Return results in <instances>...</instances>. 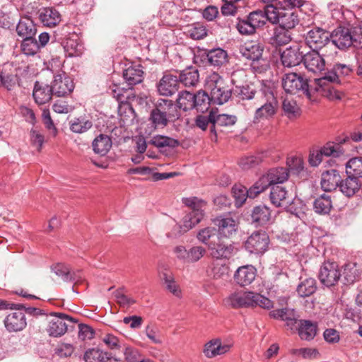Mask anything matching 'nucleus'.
Returning a JSON list of instances; mask_svg holds the SVG:
<instances>
[{
    "mask_svg": "<svg viewBox=\"0 0 362 362\" xmlns=\"http://www.w3.org/2000/svg\"><path fill=\"white\" fill-rule=\"evenodd\" d=\"M54 93L52 88L47 84L36 81L33 90V97L38 105H44L49 102Z\"/></svg>",
    "mask_w": 362,
    "mask_h": 362,
    "instance_id": "obj_24",
    "label": "nucleus"
},
{
    "mask_svg": "<svg viewBox=\"0 0 362 362\" xmlns=\"http://www.w3.org/2000/svg\"><path fill=\"white\" fill-rule=\"evenodd\" d=\"M323 156L339 157L343 154L344 151L339 144L327 143L325 146L320 149Z\"/></svg>",
    "mask_w": 362,
    "mask_h": 362,
    "instance_id": "obj_63",
    "label": "nucleus"
},
{
    "mask_svg": "<svg viewBox=\"0 0 362 362\" xmlns=\"http://www.w3.org/2000/svg\"><path fill=\"white\" fill-rule=\"evenodd\" d=\"M52 271L64 281H78L81 277L78 275L79 272H71L68 266L62 263L54 265L52 267Z\"/></svg>",
    "mask_w": 362,
    "mask_h": 362,
    "instance_id": "obj_39",
    "label": "nucleus"
},
{
    "mask_svg": "<svg viewBox=\"0 0 362 362\" xmlns=\"http://www.w3.org/2000/svg\"><path fill=\"white\" fill-rule=\"evenodd\" d=\"M207 60L210 65L221 66L227 62L228 54L221 48L214 49L207 53Z\"/></svg>",
    "mask_w": 362,
    "mask_h": 362,
    "instance_id": "obj_42",
    "label": "nucleus"
},
{
    "mask_svg": "<svg viewBox=\"0 0 362 362\" xmlns=\"http://www.w3.org/2000/svg\"><path fill=\"white\" fill-rule=\"evenodd\" d=\"M107 353L98 349H89L85 352V362H106Z\"/></svg>",
    "mask_w": 362,
    "mask_h": 362,
    "instance_id": "obj_55",
    "label": "nucleus"
},
{
    "mask_svg": "<svg viewBox=\"0 0 362 362\" xmlns=\"http://www.w3.org/2000/svg\"><path fill=\"white\" fill-rule=\"evenodd\" d=\"M16 32L23 39L33 37L36 33L35 25L30 18L23 17L16 26Z\"/></svg>",
    "mask_w": 362,
    "mask_h": 362,
    "instance_id": "obj_32",
    "label": "nucleus"
},
{
    "mask_svg": "<svg viewBox=\"0 0 362 362\" xmlns=\"http://www.w3.org/2000/svg\"><path fill=\"white\" fill-rule=\"evenodd\" d=\"M226 305L233 308L259 306L264 309L273 307V303L268 298L252 291H234L224 299Z\"/></svg>",
    "mask_w": 362,
    "mask_h": 362,
    "instance_id": "obj_1",
    "label": "nucleus"
},
{
    "mask_svg": "<svg viewBox=\"0 0 362 362\" xmlns=\"http://www.w3.org/2000/svg\"><path fill=\"white\" fill-rule=\"evenodd\" d=\"M162 280L165 285L166 289L177 298H181L182 293L179 286L175 281L173 276L164 273Z\"/></svg>",
    "mask_w": 362,
    "mask_h": 362,
    "instance_id": "obj_57",
    "label": "nucleus"
},
{
    "mask_svg": "<svg viewBox=\"0 0 362 362\" xmlns=\"http://www.w3.org/2000/svg\"><path fill=\"white\" fill-rule=\"evenodd\" d=\"M282 10L283 9H279L271 4L266 6L264 11L266 21H269L273 24L279 23Z\"/></svg>",
    "mask_w": 362,
    "mask_h": 362,
    "instance_id": "obj_62",
    "label": "nucleus"
},
{
    "mask_svg": "<svg viewBox=\"0 0 362 362\" xmlns=\"http://www.w3.org/2000/svg\"><path fill=\"white\" fill-rule=\"evenodd\" d=\"M305 40L312 49H321L325 47H329L330 33L322 28H316L307 33Z\"/></svg>",
    "mask_w": 362,
    "mask_h": 362,
    "instance_id": "obj_16",
    "label": "nucleus"
},
{
    "mask_svg": "<svg viewBox=\"0 0 362 362\" xmlns=\"http://www.w3.org/2000/svg\"><path fill=\"white\" fill-rule=\"evenodd\" d=\"M262 47L254 42H245L240 47L242 56L252 61V69L258 73L263 72L268 68L267 62L262 58Z\"/></svg>",
    "mask_w": 362,
    "mask_h": 362,
    "instance_id": "obj_9",
    "label": "nucleus"
},
{
    "mask_svg": "<svg viewBox=\"0 0 362 362\" xmlns=\"http://www.w3.org/2000/svg\"><path fill=\"white\" fill-rule=\"evenodd\" d=\"M316 290V282L313 278H306L297 287V292L301 297L312 295Z\"/></svg>",
    "mask_w": 362,
    "mask_h": 362,
    "instance_id": "obj_52",
    "label": "nucleus"
},
{
    "mask_svg": "<svg viewBox=\"0 0 362 362\" xmlns=\"http://www.w3.org/2000/svg\"><path fill=\"white\" fill-rule=\"evenodd\" d=\"M313 207L317 214H328L332 208L331 197L327 194H322L314 201Z\"/></svg>",
    "mask_w": 362,
    "mask_h": 362,
    "instance_id": "obj_40",
    "label": "nucleus"
},
{
    "mask_svg": "<svg viewBox=\"0 0 362 362\" xmlns=\"http://www.w3.org/2000/svg\"><path fill=\"white\" fill-rule=\"evenodd\" d=\"M182 202L192 209V211L183 217L180 226L184 231H187L198 224L204 218L206 202L195 197L185 198Z\"/></svg>",
    "mask_w": 362,
    "mask_h": 362,
    "instance_id": "obj_8",
    "label": "nucleus"
},
{
    "mask_svg": "<svg viewBox=\"0 0 362 362\" xmlns=\"http://www.w3.org/2000/svg\"><path fill=\"white\" fill-rule=\"evenodd\" d=\"M180 117L177 107L173 100L159 99L150 115V121L155 128H163L168 122Z\"/></svg>",
    "mask_w": 362,
    "mask_h": 362,
    "instance_id": "obj_3",
    "label": "nucleus"
},
{
    "mask_svg": "<svg viewBox=\"0 0 362 362\" xmlns=\"http://www.w3.org/2000/svg\"><path fill=\"white\" fill-rule=\"evenodd\" d=\"M362 42V28L356 27L352 31L344 27L335 29L330 34L329 47L335 46L340 49H344L351 46L354 42Z\"/></svg>",
    "mask_w": 362,
    "mask_h": 362,
    "instance_id": "obj_5",
    "label": "nucleus"
},
{
    "mask_svg": "<svg viewBox=\"0 0 362 362\" xmlns=\"http://www.w3.org/2000/svg\"><path fill=\"white\" fill-rule=\"evenodd\" d=\"M64 49L70 57L79 56L83 53V46L80 40L76 38H68L64 43Z\"/></svg>",
    "mask_w": 362,
    "mask_h": 362,
    "instance_id": "obj_49",
    "label": "nucleus"
},
{
    "mask_svg": "<svg viewBox=\"0 0 362 362\" xmlns=\"http://www.w3.org/2000/svg\"><path fill=\"white\" fill-rule=\"evenodd\" d=\"M269 315L274 319L285 321L291 330H294L297 327L296 325L299 321L297 320L295 310L287 308L274 310L269 313Z\"/></svg>",
    "mask_w": 362,
    "mask_h": 362,
    "instance_id": "obj_26",
    "label": "nucleus"
},
{
    "mask_svg": "<svg viewBox=\"0 0 362 362\" xmlns=\"http://www.w3.org/2000/svg\"><path fill=\"white\" fill-rule=\"evenodd\" d=\"M270 189L269 198L272 204L276 207H287L291 202V198L286 188L280 185L272 187Z\"/></svg>",
    "mask_w": 362,
    "mask_h": 362,
    "instance_id": "obj_25",
    "label": "nucleus"
},
{
    "mask_svg": "<svg viewBox=\"0 0 362 362\" xmlns=\"http://www.w3.org/2000/svg\"><path fill=\"white\" fill-rule=\"evenodd\" d=\"M123 352L124 359L127 362H139L141 358L140 351L131 346H126Z\"/></svg>",
    "mask_w": 362,
    "mask_h": 362,
    "instance_id": "obj_64",
    "label": "nucleus"
},
{
    "mask_svg": "<svg viewBox=\"0 0 362 362\" xmlns=\"http://www.w3.org/2000/svg\"><path fill=\"white\" fill-rule=\"evenodd\" d=\"M291 40L290 30L278 27L274 30V33L270 38V43L275 47H279L288 44Z\"/></svg>",
    "mask_w": 362,
    "mask_h": 362,
    "instance_id": "obj_41",
    "label": "nucleus"
},
{
    "mask_svg": "<svg viewBox=\"0 0 362 362\" xmlns=\"http://www.w3.org/2000/svg\"><path fill=\"white\" fill-rule=\"evenodd\" d=\"M288 178L289 170L287 168H272L258 179L254 184L253 189H257L256 193H261L268 187L280 186L286 182Z\"/></svg>",
    "mask_w": 362,
    "mask_h": 362,
    "instance_id": "obj_7",
    "label": "nucleus"
},
{
    "mask_svg": "<svg viewBox=\"0 0 362 362\" xmlns=\"http://www.w3.org/2000/svg\"><path fill=\"white\" fill-rule=\"evenodd\" d=\"M346 173L348 176L362 177V157L351 158L346 164Z\"/></svg>",
    "mask_w": 362,
    "mask_h": 362,
    "instance_id": "obj_46",
    "label": "nucleus"
},
{
    "mask_svg": "<svg viewBox=\"0 0 362 362\" xmlns=\"http://www.w3.org/2000/svg\"><path fill=\"white\" fill-rule=\"evenodd\" d=\"M205 88L210 93L211 102L223 105L231 97V91L225 86L223 79L218 74H209L205 81Z\"/></svg>",
    "mask_w": 362,
    "mask_h": 362,
    "instance_id": "obj_6",
    "label": "nucleus"
},
{
    "mask_svg": "<svg viewBox=\"0 0 362 362\" xmlns=\"http://www.w3.org/2000/svg\"><path fill=\"white\" fill-rule=\"evenodd\" d=\"M177 77L179 83L185 86H195L199 82V75L197 69L189 67L183 70Z\"/></svg>",
    "mask_w": 362,
    "mask_h": 362,
    "instance_id": "obj_37",
    "label": "nucleus"
},
{
    "mask_svg": "<svg viewBox=\"0 0 362 362\" xmlns=\"http://www.w3.org/2000/svg\"><path fill=\"white\" fill-rule=\"evenodd\" d=\"M339 180L340 177L337 170H332L322 173L321 178L322 189L325 192L335 189L338 186Z\"/></svg>",
    "mask_w": 362,
    "mask_h": 362,
    "instance_id": "obj_34",
    "label": "nucleus"
},
{
    "mask_svg": "<svg viewBox=\"0 0 362 362\" xmlns=\"http://www.w3.org/2000/svg\"><path fill=\"white\" fill-rule=\"evenodd\" d=\"M92 146L95 153L105 156L112 147V140L107 135L100 134L93 140Z\"/></svg>",
    "mask_w": 362,
    "mask_h": 362,
    "instance_id": "obj_35",
    "label": "nucleus"
},
{
    "mask_svg": "<svg viewBox=\"0 0 362 362\" xmlns=\"http://www.w3.org/2000/svg\"><path fill=\"white\" fill-rule=\"evenodd\" d=\"M92 121L84 117L74 118L69 122L71 131L77 134H83L87 132L92 127Z\"/></svg>",
    "mask_w": 362,
    "mask_h": 362,
    "instance_id": "obj_45",
    "label": "nucleus"
},
{
    "mask_svg": "<svg viewBox=\"0 0 362 362\" xmlns=\"http://www.w3.org/2000/svg\"><path fill=\"white\" fill-rule=\"evenodd\" d=\"M123 77L128 85L134 86L143 81L144 71L140 65L130 66L124 69Z\"/></svg>",
    "mask_w": 362,
    "mask_h": 362,
    "instance_id": "obj_33",
    "label": "nucleus"
},
{
    "mask_svg": "<svg viewBox=\"0 0 362 362\" xmlns=\"http://www.w3.org/2000/svg\"><path fill=\"white\" fill-rule=\"evenodd\" d=\"M313 85L296 73L286 74L282 78V87L286 93L293 94L301 91L310 100L313 96Z\"/></svg>",
    "mask_w": 362,
    "mask_h": 362,
    "instance_id": "obj_10",
    "label": "nucleus"
},
{
    "mask_svg": "<svg viewBox=\"0 0 362 362\" xmlns=\"http://www.w3.org/2000/svg\"><path fill=\"white\" fill-rule=\"evenodd\" d=\"M324 54L316 49H312L303 54V62L305 69L314 74L321 73L325 69L326 62Z\"/></svg>",
    "mask_w": 362,
    "mask_h": 362,
    "instance_id": "obj_17",
    "label": "nucleus"
},
{
    "mask_svg": "<svg viewBox=\"0 0 362 362\" xmlns=\"http://www.w3.org/2000/svg\"><path fill=\"white\" fill-rule=\"evenodd\" d=\"M39 18L47 27H54L62 20L59 12L53 7L42 8L39 11Z\"/></svg>",
    "mask_w": 362,
    "mask_h": 362,
    "instance_id": "obj_28",
    "label": "nucleus"
},
{
    "mask_svg": "<svg viewBox=\"0 0 362 362\" xmlns=\"http://www.w3.org/2000/svg\"><path fill=\"white\" fill-rule=\"evenodd\" d=\"M341 274L336 262H326L320 267L319 279L327 286H334L339 280Z\"/></svg>",
    "mask_w": 362,
    "mask_h": 362,
    "instance_id": "obj_15",
    "label": "nucleus"
},
{
    "mask_svg": "<svg viewBox=\"0 0 362 362\" xmlns=\"http://www.w3.org/2000/svg\"><path fill=\"white\" fill-rule=\"evenodd\" d=\"M361 186V184L359 179L348 176L346 179L341 182L339 187L344 195L352 197L359 190Z\"/></svg>",
    "mask_w": 362,
    "mask_h": 362,
    "instance_id": "obj_36",
    "label": "nucleus"
},
{
    "mask_svg": "<svg viewBox=\"0 0 362 362\" xmlns=\"http://www.w3.org/2000/svg\"><path fill=\"white\" fill-rule=\"evenodd\" d=\"M18 81L16 69L11 63H5L0 66V86L11 90Z\"/></svg>",
    "mask_w": 362,
    "mask_h": 362,
    "instance_id": "obj_21",
    "label": "nucleus"
},
{
    "mask_svg": "<svg viewBox=\"0 0 362 362\" xmlns=\"http://www.w3.org/2000/svg\"><path fill=\"white\" fill-rule=\"evenodd\" d=\"M303 52L298 47H290L282 52L281 60L285 67H292L303 62Z\"/></svg>",
    "mask_w": 362,
    "mask_h": 362,
    "instance_id": "obj_29",
    "label": "nucleus"
},
{
    "mask_svg": "<svg viewBox=\"0 0 362 362\" xmlns=\"http://www.w3.org/2000/svg\"><path fill=\"white\" fill-rule=\"evenodd\" d=\"M289 169L293 174L296 175L302 180L308 177V172L305 169L304 162L299 157H293L287 162Z\"/></svg>",
    "mask_w": 362,
    "mask_h": 362,
    "instance_id": "obj_47",
    "label": "nucleus"
},
{
    "mask_svg": "<svg viewBox=\"0 0 362 362\" xmlns=\"http://www.w3.org/2000/svg\"><path fill=\"white\" fill-rule=\"evenodd\" d=\"M157 88L160 95L171 96L178 90V77L171 74H165L160 80Z\"/></svg>",
    "mask_w": 362,
    "mask_h": 362,
    "instance_id": "obj_22",
    "label": "nucleus"
},
{
    "mask_svg": "<svg viewBox=\"0 0 362 362\" xmlns=\"http://www.w3.org/2000/svg\"><path fill=\"white\" fill-rule=\"evenodd\" d=\"M333 69L334 72H330L322 78L314 80L313 94L315 92L319 93L321 95L330 100H340L341 98V93L334 88L332 83L337 81L338 73L340 74H347L349 69L345 64H337L334 66Z\"/></svg>",
    "mask_w": 362,
    "mask_h": 362,
    "instance_id": "obj_2",
    "label": "nucleus"
},
{
    "mask_svg": "<svg viewBox=\"0 0 362 362\" xmlns=\"http://www.w3.org/2000/svg\"><path fill=\"white\" fill-rule=\"evenodd\" d=\"M23 52L26 55H35L40 49V45L33 37L23 39L21 44Z\"/></svg>",
    "mask_w": 362,
    "mask_h": 362,
    "instance_id": "obj_58",
    "label": "nucleus"
},
{
    "mask_svg": "<svg viewBox=\"0 0 362 362\" xmlns=\"http://www.w3.org/2000/svg\"><path fill=\"white\" fill-rule=\"evenodd\" d=\"M218 235L216 227L206 226L197 231L196 238L199 242L209 247V245H212V240Z\"/></svg>",
    "mask_w": 362,
    "mask_h": 362,
    "instance_id": "obj_44",
    "label": "nucleus"
},
{
    "mask_svg": "<svg viewBox=\"0 0 362 362\" xmlns=\"http://www.w3.org/2000/svg\"><path fill=\"white\" fill-rule=\"evenodd\" d=\"M269 243L268 235L264 231H256L252 233L244 243L247 251L257 255L267 251Z\"/></svg>",
    "mask_w": 362,
    "mask_h": 362,
    "instance_id": "obj_14",
    "label": "nucleus"
},
{
    "mask_svg": "<svg viewBox=\"0 0 362 362\" xmlns=\"http://www.w3.org/2000/svg\"><path fill=\"white\" fill-rule=\"evenodd\" d=\"M188 250V264L195 263L200 260L206 253L205 247L201 245H194Z\"/></svg>",
    "mask_w": 362,
    "mask_h": 362,
    "instance_id": "obj_60",
    "label": "nucleus"
},
{
    "mask_svg": "<svg viewBox=\"0 0 362 362\" xmlns=\"http://www.w3.org/2000/svg\"><path fill=\"white\" fill-rule=\"evenodd\" d=\"M270 209L265 205L257 206L252 210V221L259 226H262L267 223L270 219Z\"/></svg>",
    "mask_w": 362,
    "mask_h": 362,
    "instance_id": "obj_38",
    "label": "nucleus"
},
{
    "mask_svg": "<svg viewBox=\"0 0 362 362\" xmlns=\"http://www.w3.org/2000/svg\"><path fill=\"white\" fill-rule=\"evenodd\" d=\"M257 275V270L252 265L240 267L234 274L235 282L241 286L250 285Z\"/></svg>",
    "mask_w": 362,
    "mask_h": 362,
    "instance_id": "obj_23",
    "label": "nucleus"
},
{
    "mask_svg": "<svg viewBox=\"0 0 362 362\" xmlns=\"http://www.w3.org/2000/svg\"><path fill=\"white\" fill-rule=\"evenodd\" d=\"M51 88L56 97H66L74 89V81L65 72L62 71L54 76Z\"/></svg>",
    "mask_w": 362,
    "mask_h": 362,
    "instance_id": "obj_13",
    "label": "nucleus"
},
{
    "mask_svg": "<svg viewBox=\"0 0 362 362\" xmlns=\"http://www.w3.org/2000/svg\"><path fill=\"white\" fill-rule=\"evenodd\" d=\"M296 326L297 327L294 330L298 331L299 337L303 340L310 341L317 334V325L310 320H299Z\"/></svg>",
    "mask_w": 362,
    "mask_h": 362,
    "instance_id": "obj_30",
    "label": "nucleus"
},
{
    "mask_svg": "<svg viewBox=\"0 0 362 362\" xmlns=\"http://www.w3.org/2000/svg\"><path fill=\"white\" fill-rule=\"evenodd\" d=\"M253 188L254 185L249 189L240 185H235L232 189V192L236 204L242 205L246 201L247 197L255 198L259 193H256L257 189H253Z\"/></svg>",
    "mask_w": 362,
    "mask_h": 362,
    "instance_id": "obj_31",
    "label": "nucleus"
},
{
    "mask_svg": "<svg viewBox=\"0 0 362 362\" xmlns=\"http://www.w3.org/2000/svg\"><path fill=\"white\" fill-rule=\"evenodd\" d=\"M233 93L239 99L249 100L255 97L256 91L252 86L245 85L242 86H235V88L233 89Z\"/></svg>",
    "mask_w": 362,
    "mask_h": 362,
    "instance_id": "obj_56",
    "label": "nucleus"
},
{
    "mask_svg": "<svg viewBox=\"0 0 362 362\" xmlns=\"http://www.w3.org/2000/svg\"><path fill=\"white\" fill-rule=\"evenodd\" d=\"M214 224L217 227L218 234L223 238L234 236L239 228L238 219L231 214L218 216L213 219Z\"/></svg>",
    "mask_w": 362,
    "mask_h": 362,
    "instance_id": "obj_12",
    "label": "nucleus"
},
{
    "mask_svg": "<svg viewBox=\"0 0 362 362\" xmlns=\"http://www.w3.org/2000/svg\"><path fill=\"white\" fill-rule=\"evenodd\" d=\"M305 208V205L300 199L291 200L290 204H288L287 207H286L288 211L298 218H302L303 216Z\"/></svg>",
    "mask_w": 362,
    "mask_h": 362,
    "instance_id": "obj_61",
    "label": "nucleus"
},
{
    "mask_svg": "<svg viewBox=\"0 0 362 362\" xmlns=\"http://www.w3.org/2000/svg\"><path fill=\"white\" fill-rule=\"evenodd\" d=\"M343 275L346 284H353L359 276L356 265L354 263H348L344 267Z\"/></svg>",
    "mask_w": 362,
    "mask_h": 362,
    "instance_id": "obj_59",
    "label": "nucleus"
},
{
    "mask_svg": "<svg viewBox=\"0 0 362 362\" xmlns=\"http://www.w3.org/2000/svg\"><path fill=\"white\" fill-rule=\"evenodd\" d=\"M257 105L253 121L255 123L272 118L276 113L279 103L272 91L268 89L257 93Z\"/></svg>",
    "mask_w": 362,
    "mask_h": 362,
    "instance_id": "obj_4",
    "label": "nucleus"
},
{
    "mask_svg": "<svg viewBox=\"0 0 362 362\" xmlns=\"http://www.w3.org/2000/svg\"><path fill=\"white\" fill-rule=\"evenodd\" d=\"M150 143L159 148L165 147L175 148L179 144L177 139L163 135H156L153 136Z\"/></svg>",
    "mask_w": 362,
    "mask_h": 362,
    "instance_id": "obj_51",
    "label": "nucleus"
},
{
    "mask_svg": "<svg viewBox=\"0 0 362 362\" xmlns=\"http://www.w3.org/2000/svg\"><path fill=\"white\" fill-rule=\"evenodd\" d=\"M268 153L269 152L266 151L265 153H262L257 156L243 158L240 160L239 164L243 169L252 168L263 161V160L267 156Z\"/></svg>",
    "mask_w": 362,
    "mask_h": 362,
    "instance_id": "obj_54",
    "label": "nucleus"
},
{
    "mask_svg": "<svg viewBox=\"0 0 362 362\" xmlns=\"http://www.w3.org/2000/svg\"><path fill=\"white\" fill-rule=\"evenodd\" d=\"M279 25L280 28L291 30L298 23V16L289 10H282Z\"/></svg>",
    "mask_w": 362,
    "mask_h": 362,
    "instance_id": "obj_43",
    "label": "nucleus"
},
{
    "mask_svg": "<svg viewBox=\"0 0 362 362\" xmlns=\"http://www.w3.org/2000/svg\"><path fill=\"white\" fill-rule=\"evenodd\" d=\"M4 324L8 332H21L27 326L25 315L19 310L12 311L6 315Z\"/></svg>",
    "mask_w": 362,
    "mask_h": 362,
    "instance_id": "obj_19",
    "label": "nucleus"
},
{
    "mask_svg": "<svg viewBox=\"0 0 362 362\" xmlns=\"http://www.w3.org/2000/svg\"><path fill=\"white\" fill-rule=\"evenodd\" d=\"M211 97L205 91H198L194 97V108L201 112H204L209 109Z\"/></svg>",
    "mask_w": 362,
    "mask_h": 362,
    "instance_id": "obj_50",
    "label": "nucleus"
},
{
    "mask_svg": "<svg viewBox=\"0 0 362 362\" xmlns=\"http://www.w3.org/2000/svg\"><path fill=\"white\" fill-rule=\"evenodd\" d=\"M230 348V344L223 342L220 338H214L205 344L203 353L206 358H212L226 354Z\"/></svg>",
    "mask_w": 362,
    "mask_h": 362,
    "instance_id": "obj_20",
    "label": "nucleus"
},
{
    "mask_svg": "<svg viewBox=\"0 0 362 362\" xmlns=\"http://www.w3.org/2000/svg\"><path fill=\"white\" fill-rule=\"evenodd\" d=\"M74 322V319L61 313H52L48 318V325L46 331L49 336L59 337L64 335L68 329L66 321Z\"/></svg>",
    "mask_w": 362,
    "mask_h": 362,
    "instance_id": "obj_11",
    "label": "nucleus"
},
{
    "mask_svg": "<svg viewBox=\"0 0 362 362\" xmlns=\"http://www.w3.org/2000/svg\"><path fill=\"white\" fill-rule=\"evenodd\" d=\"M211 257L218 260L222 259H230L234 255V247L231 244H225L223 243L212 244L209 245Z\"/></svg>",
    "mask_w": 362,
    "mask_h": 362,
    "instance_id": "obj_27",
    "label": "nucleus"
},
{
    "mask_svg": "<svg viewBox=\"0 0 362 362\" xmlns=\"http://www.w3.org/2000/svg\"><path fill=\"white\" fill-rule=\"evenodd\" d=\"M206 272L211 279L221 284L228 281L230 278L228 265L218 260H213L209 265Z\"/></svg>",
    "mask_w": 362,
    "mask_h": 362,
    "instance_id": "obj_18",
    "label": "nucleus"
},
{
    "mask_svg": "<svg viewBox=\"0 0 362 362\" xmlns=\"http://www.w3.org/2000/svg\"><path fill=\"white\" fill-rule=\"evenodd\" d=\"M194 97L193 94L189 91H182L179 93L177 99V106L184 111H187L194 108Z\"/></svg>",
    "mask_w": 362,
    "mask_h": 362,
    "instance_id": "obj_48",
    "label": "nucleus"
},
{
    "mask_svg": "<svg viewBox=\"0 0 362 362\" xmlns=\"http://www.w3.org/2000/svg\"><path fill=\"white\" fill-rule=\"evenodd\" d=\"M212 124L219 127H230L236 122V117L228 114H211Z\"/></svg>",
    "mask_w": 362,
    "mask_h": 362,
    "instance_id": "obj_53",
    "label": "nucleus"
}]
</instances>
